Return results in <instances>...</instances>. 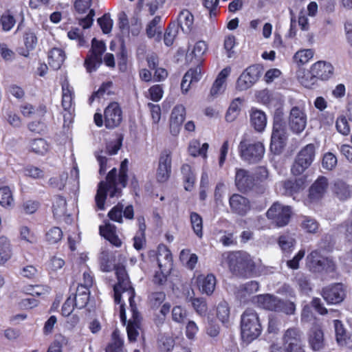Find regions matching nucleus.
I'll return each instance as SVG.
<instances>
[{
  "label": "nucleus",
  "mask_w": 352,
  "mask_h": 352,
  "mask_svg": "<svg viewBox=\"0 0 352 352\" xmlns=\"http://www.w3.org/2000/svg\"><path fill=\"white\" fill-rule=\"evenodd\" d=\"M116 274L118 279V283L114 286V300L116 304L119 305L120 317L124 324H126V317L125 314L124 300L126 298L129 302L127 293L129 290L133 292V298L135 297V290L131 286L129 280L126 270L122 266H118L116 268ZM134 304L135 301L133 300Z\"/></svg>",
  "instance_id": "f257e3e1"
},
{
  "label": "nucleus",
  "mask_w": 352,
  "mask_h": 352,
  "mask_svg": "<svg viewBox=\"0 0 352 352\" xmlns=\"http://www.w3.org/2000/svg\"><path fill=\"white\" fill-rule=\"evenodd\" d=\"M263 330L257 312L252 309H247L241 316V333L242 339L251 342L256 340Z\"/></svg>",
  "instance_id": "f03ea898"
},
{
  "label": "nucleus",
  "mask_w": 352,
  "mask_h": 352,
  "mask_svg": "<svg viewBox=\"0 0 352 352\" xmlns=\"http://www.w3.org/2000/svg\"><path fill=\"white\" fill-rule=\"evenodd\" d=\"M254 301L258 307L265 310L283 312L287 315L294 314L296 311V305L294 302L283 300L270 294L258 295L254 297Z\"/></svg>",
  "instance_id": "7ed1b4c3"
},
{
  "label": "nucleus",
  "mask_w": 352,
  "mask_h": 352,
  "mask_svg": "<svg viewBox=\"0 0 352 352\" xmlns=\"http://www.w3.org/2000/svg\"><path fill=\"white\" fill-rule=\"evenodd\" d=\"M117 170L113 168L107 176V181L101 182L99 184L98 189L95 197L96 206L99 210H104V201L107 194L109 193L111 197H118L120 190L117 186L116 182Z\"/></svg>",
  "instance_id": "20e7f679"
},
{
  "label": "nucleus",
  "mask_w": 352,
  "mask_h": 352,
  "mask_svg": "<svg viewBox=\"0 0 352 352\" xmlns=\"http://www.w3.org/2000/svg\"><path fill=\"white\" fill-rule=\"evenodd\" d=\"M230 270L236 274H243L252 270L254 262L249 254L245 252H235L229 253L227 256Z\"/></svg>",
  "instance_id": "39448f33"
},
{
  "label": "nucleus",
  "mask_w": 352,
  "mask_h": 352,
  "mask_svg": "<svg viewBox=\"0 0 352 352\" xmlns=\"http://www.w3.org/2000/svg\"><path fill=\"white\" fill-rule=\"evenodd\" d=\"M239 149L242 160L249 163L258 162L265 154L264 145L260 142L251 143L243 140L239 144Z\"/></svg>",
  "instance_id": "423d86ee"
},
{
  "label": "nucleus",
  "mask_w": 352,
  "mask_h": 352,
  "mask_svg": "<svg viewBox=\"0 0 352 352\" xmlns=\"http://www.w3.org/2000/svg\"><path fill=\"white\" fill-rule=\"evenodd\" d=\"M287 138L285 122L280 118H275L271 136V151L275 154H279L286 144Z\"/></svg>",
  "instance_id": "0eeeda50"
},
{
  "label": "nucleus",
  "mask_w": 352,
  "mask_h": 352,
  "mask_svg": "<svg viewBox=\"0 0 352 352\" xmlns=\"http://www.w3.org/2000/svg\"><path fill=\"white\" fill-rule=\"evenodd\" d=\"M307 263L309 267L315 271L333 272L336 269V264L333 258L329 256H324L319 250L312 251L307 256Z\"/></svg>",
  "instance_id": "6e6552de"
},
{
  "label": "nucleus",
  "mask_w": 352,
  "mask_h": 352,
  "mask_svg": "<svg viewBox=\"0 0 352 352\" xmlns=\"http://www.w3.org/2000/svg\"><path fill=\"white\" fill-rule=\"evenodd\" d=\"M315 157V146L309 144L298 153L292 167L294 175L302 174L311 164Z\"/></svg>",
  "instance_id": "1a4fd4ad"
},
{
  "label": "nucleus",
  "mask_w": 352,
  "mask_h": 352,
  "mask_svg": "<svg viewBox=\"0 0 352 352\" xmlns=\"http://www.w3.org/2000/svg\"><path fill=\"white\" fill-rule=\"evenodd\" d=\"M292 214V210L290 206L276 202L267 210L266 216L278 227H283L288 224Z\"/></svg>",
  "instance_id": "9d476101"
},
{
  "label": "nucleus",
  "mask_w": 352,
  "mask_h": 352,
  "mask_svg": "<svg viewBox=\"0 0 352 352\" xmlns=\"http://www.w3.org/2000/svg\"><path fill=\"white\" fill-rule=\"evenodd\" d=\"M283 342L287 352L305 351L302 333L299 328L291 327L287 329L283 334Z\"/></svg>",
  "instance_id": "9b49d317"
},
{
  "label": "nucleus",
  "mask_w": 352,
  "mask_h": 352,
  "mask_svg": "<svg viewBox=\"0 0 352 352\" xmlns=\"http://www.w3.org/2000/svg\"><path fill=\"white\" fill-rule=\"evenodd\" d=\"M106 50L104 42L94 38L91 41V48L85 61V66L89 73L93 72L102 63V56Z\"/></svg>",
  "instance_id": "f8f14e48"
},
{
  "label": "nucleus",
  "mask_w": 352,
  "mask_h": 352,
  "mask_svg": "<svg viewBox=\"0 0 352 352\" xmlns=\"http://www.w3.org/2000/svg\"><path fill=\"white\" fill-rule=\"evenodd\" d=\"M307 122V116L305 112L304 105L293 107L289 116V126L290 129L295 133L299 134L302 133Z\"/></svg>",
  "instance_id": "ddd939ff"
},
{
  "label": "nucleus",
  "mask_w": 352,
  "mask_h": 352,
  "mask_svg": "<svg viewBox=\"0 0 352 352\" xmlns=\"http://www.w3.org/2000/svg\"><path fill=\"white\" fill-rule=\"evenodd\" d=\"M129 299V309L131 313V318L128 322L126 331L129 341L134 342L139 335L140 328V314L138 311L136 305L133 302V292L131 289L127 293Z\"/></svg>",
  "instance_id": "4468645a"
},
{
  "label": "nucleus",
  "mask_w": 352,
  "mask_h": 352,
  "mask_svg": "<svg viewBox=\"0 0 352 352\" xmlns=\"http://www.w3.org/2000/svg\"><path fill=\"white\" fill-rule=\"evenodd\" d=\"M261 68L258 65H253L245 69L237 79L236 88L244 91L250 88L259 78Z\"/></svg>",
  "instance_id": "2eb2a0df"
},
{
  "label": "nucleus",
  "mask_w": 352,
  "mask_h": 352,
  "mask_svg": "<svg viewBox=\"0 0 352 352\" xmlns=\"http://www.w3.org/2000/svg\"><path fill=\"white\" fill-rule=\"evenodd\" d=\"M346 295V287L342 283L330 285L322 289V296L328 304L342 302Z\"/></svg>",
  "instance_id": "dca6fc26"
},
{
  "label": "nucleus",
  "mask_w": 352,
  "mask_h": 352,
  "mask_svg": "<svg viewBox=\"0 0 352 352\" xmlns=\"http://www.w3.org/2000/svg\"><path fill=\"white\" fill-rule=\"evenodd\" d=\"M91 2L92 0H76L74 3L75 10L78 14H86L89 11L85 17L78 18L79 25L84 29L89 28L94 21L95 11L90 8Z\"/></svg>",
  "instance_id": "f3484780"
},
{
  "label": "nucleus",
  "mask_w": 352,
  "mask_h": 352,
  "mask_svg": "<svg viewBox=\"0 0 352 352\" xmlns=\"http://www.w3.org/2000/svg\"><path fill=\"white\" fill-rule=\"evenodd\" d=\"M104 125L108 129H114L122 120V112L118 103L111 102L104 109Z\"/></svg>",
  "instance_id": "a211bd4d"
},
{
  "label": "nucleus",
  "mask_w": 352,
  "mask_h": 352,
  "mask_svg": "<svg viewBox=\"0 0 352 352\" xmlns=\"http://www.w3.org/2000/svg\"><path fill=\"white\" fill-rule=\"evenodd\" d=\"M171 173V152L168 150L163 151L159 159L156 177L158 182H164Z\"/></svg>",
  "instance_id": "6ab92c4d"
},
{
  "label": "nucleus",
  "mask_w": 352,
  "mask_h": 352,
  "mask_svg": "<svg viewBox=\"0 0 352 352\" xmlns=\"http://www.w3.org/2000/svg\"><path fill=\"white\" fill-rule=\"evenodd\" d=\"M186 118V108L182 104H177L172 110L169 125L170 131L173 135L179 133L181 126Z\"/></svg>",
  "instance_id": "aec40b11"
},
{
  "label": "nucleus",
  "mask_w": 352,
  "mask_h": 352,
  "mask_svg": "<svg viewBox=\"0 0 352 352\" xmlns=\"http://www.w3.org/2000/svg\"><path fill=\"white\" fill-rule=\"evenodd\" d=\"M311 73L315 78L321 80H327L333 76L334 67L331 63L319 60L311 66Z\"/></svg>",
  "instance_id": "412c9836"
},
{
  "label": "nucleus",
  "mask_w": 352,
  "mask_h": 352,
  "mask_svg": "<svg viewBox=\"0 0 352 352\" xmlns=\"http://www.w3.org/2000/svg\"><path fill=\"white\" fill-rule=\"evenodd\" d=\"M282 193L288 196H294L301 192L307 186L306 180L303 177L296 179H288L280 183Z\"/></svg>",
  "instance_id": "4be33fe9"
},
{
  "label": "nucleus",
  "mask_w": 352,
  "mask_h": 352,
  "mask_svg": "<svg viewBox=\"0 0 352 352\" xmlns=\"http://www.w3.org/2000/svg\"><path fill=\"white\" fill-rule=\"evenodd\" d=\"M201 76V69L199 66L191 68L187 71L181 82L182 94H186L189 91L190 86L199 81Z\"/></svg>",
  "instance_id": "5701e85b"
},
{
  "label": "nucleus",
  "mask_w": 352,
  "mask_h": 352,
  "mask_svg": "<svg viewBox=\"0 0 352 352\" xmlns=\"http://www.w3.org/2000/svg\"><path fill=\"white\" fill-rule=\"evenodd\" d=\"M230 206L234 212L241 216L245 215L251 209L250 201L238 194L230 198Z\"/></svg>",
  "instance_id": "b1692460"
},
{
  "label": "nucleus",
  "mask_w": 352,
  "mask_h": 352,
  "mask_svg": "<svg viewBox=\"0 0 352 352\" xmlns=\"http://www.w3.org/2000/svg\"><path fill=\"white\" fill-rule=\"evenodd\" d=\"M235 184L241 191H248L254 185V179L245 169H236L235 175Z\"/></svg>",
  "instance_id": "393cba45"
},
{
  "label": "nucleus",
  "mask_w": 352,
  "mask_h": 352,
  "mask_svg": "<svg viewBox=\"0 0 352 352\" xmlns=\"http://www.w3.org/2000/svg\"><path fill=\"white\" fill-rule=\"evenodd\" d=\"M157 261L160 270L170 271L173 265V257L170 251L165 245L158 246Z\"/></svg>",
  "instance_id": "a878e982"
},
{
  "label": "nucleus",
  "mask_w": 352,
  "mask_h": 352,
  "mask_svg": "<svg viewBox=\"0 0 352 352\" xmlns=\"http://www.w3.org/2000/svg\"><path fill=\"white\" fill-rule=\"evenodd\" d=\"M230 72L231 68L230 67H227L222 69L218 74L210 89V94L212 97H217L224 92L226 89V78L230 75Z\"/></svg>",
  "instance_id": "bb28decb"
},
{
  "label": "nucleus",
  "mask_w": 352,
  "mask_h": 352,
  "mask_svg": "<svg viewBox=\"0 0 352 352\" xmlns=\"http://www.w3.org/2000/svg\"><path fill=\"white\" fill-rule=\"evenodd\" d=\"M308 342L311 349L314 351H320L324 348V333L319 327L315 326L309 330Z\"/></svg>",
  "instance_id": "cd10ccee"
},
{
  "label": "nucleus",
  "mask_w": 352,
  "mask_h": 352,
  "mask_svg": "<svg viewBox=\"0 0 352 352\" xmlns=\"http://www.w3.org/2000/svg\"><path fill=\"white\" fill-rule=\"evenodd\" d=\"M62 106L65 111H68L71 115L72 111L74 109V89L68 82H65L62 85Z\"/></svg>",
  "instance_id": "c85d7f7f"
},
{
  "label": "nucleus",
  "mask_w": 352,
  "mask_h": 352,
  "mask_svg": "<svg viewBox=\"0 0 352 352\" xmlns=\"http://www.w3.org/2000/svg\"><path fill=\"white\" fill-rule=\"evenodd\" d=\"M250 122L256 131L262 132L267 125V117L265 113L261 110L252 109L250 112Z\"/></svg>",
  "instance_id": "c756f323"
},
{
  "label": "nucleus",
  "mask_w": 352,
  "mask_h": 352,
  "mask_svg": "<svg viewBox=\"0 0 352 352\" xmlns=\"http://www.w3.org/2000/svg\"><path fill=\"white\" fill-rule=\"evenodd\" d=\"M198 285L200 291L203 294L211 295L216 286V278L212 274H208L207 276L201 275L197 278Z\"/></svg>",
  "instance_id": "7c9ffc66"
},
{
  "label": "nucleus",
  "mask_w": 352,
  "mask_h": 352,
  "mask_svg": "<svg viewBox=\"0 0 352 352\" xmlns=\"http://www.w3.org/2000/svg\"><path fill=\"white\" fill-rule=\"evenodd\" d=\"M327 186V179L324 177H319L310 188L309 198L311 200H316L321 198L324 194Z\"/></svg>",
  "instance_id": "2f4dec72"
},
{
  "label": "nucleus",
  "mask_w": 352,
  "mask_h": 352,
  "mask_svg": "<svg viewBox=\"0 0 352 352\" xmlns=\"http://www.w3.org/2000/svg\"><path fill=\"white\" fill-rule=\"evenodd\" d=\"M100 232L107 240L116 247H120L122 241L116 234V228L114 225L107 223L104 226H100Z\"/></svg>",
  "instance_id": "473e14b6"
},
{
  "label": "nucleus",
  "mask_w": 352,
  "mask_h": 352,
  "mask_svg": "<svg viewBox=\"0 0 352 352\" xmlns=\"http://www.w3.org/2000/svg\"><path fill=\"white\" fill-rule=\"evenodd\" d=\"M178 25L185 33L190 32L193 29L194 16L187 9L182 10L177 18Z\"/></svg>",
  "instance_id": "72a5a7b5"
},
{
  "label": "nucleus",
  "mask_w": 352,
  "mask_h": 352,
  "mask_svg": "<svg viewBox=\"0 0 352 352\" xmlns=\"http://www.w3.org/2000/svg\"><path fill=\"white\" fill-rule=\"evenodd\" d=\"M23 38L25 49H22L21 52H19V54L27 57L28 56L30 52L36 47L38 39L35 33L30 30H27L24 32Z\"/></svg>",
  "instance_id": "f704fd0d"
},
{
  "label": "nucleus",
  "mask_w": 352,
  "mask_h": 352,
  "mask_svg": "<svg viewBox=\"0 0 352 352\" xmlns=\"http://www.w3.org/2000/svg\"><path fill=\"white\" fill-rule=\"evenodd\" d=\"M65 58V54L63 50L60 48H53L49 52L48 64L54 69H58L63 63Z\"/></svg>",
  "instance_id": "c9c22d12"
},
{
  "label": "nucleus",
  "mask_w": 352,
  "mask_h": 352,
  "mask_svg": "<svg viewBox=\"0 0 352 352\" xmlns=\"http://www.w3.org/2000/svg\"><path fill=\"white\" fill-rule=\"evenodd\" d=\"M208 49L206 43L204 41H197L192 48L190 50L188 48V51L186 54V58L190 61H192L193 59H197L199 61L202 56L206 53Z\"/></svg>",
  "instance_id": "e433bc0d"
},
{
  "label": "nucleus",
  "mask_w": 352,
  "mask_h": 352,
  "mask_svg": "<svg viewBox=\"0 0 352 352\" xmlns=\"http://www.w3.org/2000/svg\"><path fill=\"white\" fill-rule=\"evenodd\" d=\"M209 145L208 143H204L201 146V143L197 140H192L188 145V153L193 157L201 156L204 159L207 158V151Z\"/></svg>",
  "instance_id": "4c0bfd02"
},
{
  "label": "nucleus",
  "mask_w": 352,
  "mask_h": 352,
  "mask_svg": "<svg viewBox=\"0 0 352 352\" xmlns=\"http://www.w3.org/2000/svg\"><path fill=\"white\" fill-rule=\"evenodd\" d=\"M12 256L10 240L6 236L0 237V265H3Z\"/></svg>",
  "instance_id": "58836bf2"
},
{
  "label": "nucleus",
  "mask_w": 352,
  "mask_h": 352,
  "mask_svg": "<svg viewBox=\"0 0 352 352\" xmlns=\"http://www.w3.org/2000/svg\"><path fill=\"white\" fill-rule=\"evenodd\" d=\"M75 307L78 309L84 308L89 299V289L85 287H78L74 297Z\"/></svg>",
  "instance_id": "ea45409f"
},
{
  "label": "nucleus",
  "mask_w": 352,
  "mask_h": 352,
  "mask_svg": "<svg viewBox=\"0 0 352 352\" xmlns=\"http://www.w3.org/2000/svg\"><path fill=\"white\" fill-rule=\"evenodd\" d=\"M242 102L243 100L240 98H236L231 102L225 116L227 122H232L236 120L241 111Z\"/></svg>",
  "instance_id": "a19ab883"
},
{
  "label": "nucleus",
  "mask_w": 352,
  "mask_h": 352,
  "mask_svg": "<svg viewBox=\"0 0 352 352\" xmlns=\"http://www.w3.org/2000/svg\"><path fill=\"white\" fill-rule=\"evenodd\" d=\"M14 199L12 192L8 186L0 188V205L5 208L13 207Z\"/></svg>",
  "instance_id": "79ce46f5"
},
{
  "label": "nucleus",
  "mask_w": 352,
  "mask_h": 352,
  "mask_svg": "<svg viewBox=\"0 0 352 352\" xmlns=\"http://www.w3.org/2000/svg\"><path fill=\"white\" fill-rule=\"evenodd\" d=\"M311 305L320 314H327L330 318H338L340 316V311L336 309H327L323 306L321 300L318 298H314L312 299Z\"/></svg>",
  "instance_id": "37998d69"
},
{
  "label": "nucleus",
  "mask_w": 352,
  "mask_h": 352,
  "mask_svg": "<svg viewBox=\"0 0 352 352\" xmlns=\"http://www.w3.org/2000/svg\"><path fill=\"white\" fill-rule=\"evenodd\" d=\"M334 192L340 200H346L352 196L351 187L342 181L335 183Z\"/></svg>",
  "instance_id": "c03bdc74"
},
{
  "label": "nucleus",
  "mask_w": 352,
  "mask_h": 352,
  "mask_svg": "<svg viewBox=\"0 0 352 352\" xmlns=\"http://www.w3.org/2000/svg\"><path fill=\"white\" fill-rule=\"evenodd\" d=\"M53 213L56 218L60 219L66 215V201L61 196H56L53 202Z\"/></svg>",
  "instance_id": "a18cd8bd"
},
{
  "label": "nucleus",
  "mask_w": 352,
  "mask_h": 352,
  "mask_svg": "<svg viewBox=\"0 0 352 352\" xmlns=\"http://www.w3.org/2000/svg\"><path fill=\"white\" fill-rule=\"evenodd\" d=\"M68 338L62 334L54 336L53 342L49 346L47 352H62L63 347L68 344Z\"/></svg>",
  "instance_id": "49530a36"
},
{
  "label": "nucleus",
  "mask_w": 352,
  "mask_h": 352,
  "mask_svg": "<svg viewBox=\"0 0 352 352\" xmlns=\"http://www.w3.org/2000/svg\"><path fill=\"white\" fill-rule=\"evenodd\" d=\"M217 317L225 325L230 323V307L226 301L220 302L217 305Z\"/></svg>",
  "instance_id": "de8ad7c7"
},
{
  "label": "nucleus",
  "mask_w": 352,
  "mask_h": 352,
  "mask_svg": "<svg viewBox=\"0 0 352 352\" xmlns=\"http://www.w3.org/2000/svg\"><path fill=\"white\" fill-rule=\"evenodd\" d=\"M122 345L123 341L120 338L118 331L115 330L112 333L111 342L105 348V352H120Z\"/></svg>",
  "instance_id": "09e8293b"
},
{
  "label": "nucleus",
  "mask_w": 352,
  "mask_h": 352,
  "mask_svg": "<svg viewBox=\"0 0 352 352\" xmlns=\"http://www.w3.org/2000/svg\"><path fill=\"white\" fill-rule=\"evenodd\" d=\"M181 170L186 182L184 188L186 190H190L195 181V174L188 164L182 165Z\"/></svg>",
  "instance_id": "8fccbe9b"
},
{
  "label": "nucleus",
  "mask_w": 352,
  "mask_h": 352,
  "mask_svg": "<svg viewBox=\"0 0 352 352\" xmlns=\"http://www.w3.org/2000/svg\"><path fill=\"white\" fill-rule=\"evenodd\" d=\"M190 223L195 234L199 238L203 236V221L201 217L196 212H191Z\"/></svg>",
  "instance_id": "3c124183"
},
{
  "label": "nucleus",
  "mask_w": 352,
  "mask_h": 352,
  "mask_svg": "<svg viewBox=\"0 0 352 352\" xmlns=\"http://www.w3.org/2000/svg\"><path fill=\"white\" fill-rule=\"evenodd\" d=\"M314 52L311 49H305L298 51L294 56L296 63L304 65L308 63L314 56Z\"/></svg>",
  "instance_id": "603ef678"
},
{
  "label": "nucleus",
  "mask_w": 352,
  "mask_h": 352,
  "mask_svg": "<svg viewBox=\"0 0 352 352\" xmlns=\"http://www.w3.org/2000/svg\"><path fill=\"white\" fill-rule=\"evenodd\" d=\"M30 148L33 152L44 155L49 150V144L44 139L38 138L32 141Z\"/></svg>",
  "instance_id": "864d4df0"
},
{
  "label": "nucleus",
  "mask_w": 352,
  "mask_h": 352,
  "mask_svg": "<svg viewBox=\"0 0 352 352\" xmlns=\"http://www.w3.org/2000/svg\"><path fill=\"white\" fill-rule=\"evenodd\" d=\"M16 20L10 11H7L2 15H0V25H1L3 31H10L14 26Z\"/></svg>",
  "instance_id": "5fc2aeb1"
},
{
  "label": "nucleus",
  "mask_w": 352,
  "mask_h": 352,
  "mask_svg": "<svg viewBox=\"0 0 352 352\" xmlns=\"http://www.w3.org/2000/svg\"><path fill=\"white\" fill-rule=\"evenodd\" d=\"M166 299V294L164 292H155L149 294L148 301L153 309L158 308Z\"/></svg>",
  "instance_id": "6e6d98bb"
},
{
  "label": "nucleus",
  "mask_w": 352,
  "mask_h": 352,
  "mask_svg": "<svg viewBox=\"0 0 352 352\" xmlns=\"http://www.w3.org/2000/svg\"><path fill=\"white\" fill-rule=\"evenodd\" d=\"M174 340L168 336L162 335L158 339L157 345L159 349L162 352H168L174 347Z\"/></svg>",
  "instance_id": "4d7b16f0"
},
{
  "label": "nucleus",
  "mask_w": 352,
  "mask_h": 352,
  "mask_svg": "<svg viewBox=\"0 0 352 352\" xmlns=\"http://www.w3.org/2000/svg\"><path fill=\"white\" fill-rule=\"evenodd\" d=\"M192 305L198 315L204 316L208 311V306L203 298H195L191 299Z\"/></svg>",
  "instance_id": "13d9d810"
},
{
  "label": "nucleus",
  "mask_w": 352,
  "mask_h": 352,
  "mask_svg": "<svg viewBox=\"0 0 352 352\" xmlns=\"http://www.w3.org/2000/svg\"><path fill=\"white\" fill-rule=\"evenodd\" d=\"M20 237L22 240L30 243L34 244L37 242V237L34 232L26 226H23L19 228Z\"/></svg>",
  "instance_id": "bf43d9fd"
},
{
  "label": "nucleus",
  "mask_w": 352,
  "mask_h": 352,
  "mask_svg": "<svg viewBox=\"0 0 352 352\" xmlns=\"http://www.w3.org/2000/svg\"><path fill=\"white\" fill-rule=\"evenodd\" d=\"M301 228L309 233H315L318 229V223L310 217H304L301 221Z\"/></svg>",
  "instance_id": "052dcab7"
},
{
  "label": "nucleus",
  "mask_w": 352,
  "mask_h": 352,
  "mask_svg": "<svg viewBox=\"0 0 352 352\" xmlns=\"http://www.w3.org/2000/svg\"><path fill=\"white\" fill-rule=\"evenodd\" d=\"M163 94L162 86L160 85H155L148 89L146 97L154 102H158L162 98Z\"/></svg>",
  "instance_id": "680f3d73"
},
{
  "label": "nucleus",
  "mask_w": 352,
  "mask_h": 352,
  "mask_svg": "<svg viewBox=\"0 0 352 352\" xmlns=\"http://www.w3.org/2000/svg\"><path fill=\"white\" fill-rule=\"evenodd\" d=\"M278 245L283 252H289L294 248L295 240L288 235L280 236L278 239Z\"/></svg>",
  "instance_id": "e2e57ef3"
},
{
  "label": "nucleus",
  "mask_w": 352,
  "mask_h": 352,
  "mask_svg": "<svg viewBox=\"0 0 352 352\" xmlns=\"http://www.w3.org/2000/svg\"><path fill=\"white\" fill-rule=\"evenodd\" d=\"M63 236V232L58 227H53L50 228L46 233V239L50 243H56Z\"/></svg>",
  "instance_id": "0e129e2a"
},
{
  "label": "nucleus",
  "mask_w": 352,
  "mask_h": 352,
  "mask_svg": "<svg viewBox=\"0 0 352 352\" xmlns=\"http://www.w3.org/2000/svg\"><path fill=\"white\" fill-rule=\"evenodd\" d=\"M336 127L338 133L343 135H348L350 133V126L345 116H341L337 118Z\"/></svg>",
  "instance_id": "69168bd1"
},
{
  "label": "nucleus",
  "mask_w": 352,
  "mask_h": 352,
  "mask_svg": "<svg viewBox=\"0 0 352 352\" xmlns=\"http://www.w3.org/2000/svg\"><path fill=\"white\" fill-rule=\"evenodd\" d=\"M337 162L336 156L333 153L328 152L323 156L322 165L327 170H332L337 165Z\"/></svg>",
  "instance_id": "338daca9"
},
{
  "label": "nucleus",
  "mask_w": 352,
  "mask_h": 352,
  "mask_svg": "<svg viewBox=\"0 0 352 352\" xmlns=\"http://www.w3.org/2000/svg\"><path fill=\"white\" fill-rule=\"evenodd\" d=\"M98 23L100 26L104 34H108L111 31L113 27V20L109 14H104L102 17L98 19Z\"/></svg>",
  "instance_id": "774afa93"
}]
</instances>
